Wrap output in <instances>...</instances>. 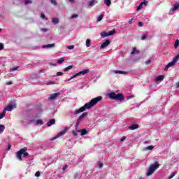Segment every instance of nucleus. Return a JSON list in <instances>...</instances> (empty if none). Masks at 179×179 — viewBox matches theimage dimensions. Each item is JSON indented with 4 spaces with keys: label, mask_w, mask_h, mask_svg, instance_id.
Instances as JSON below:
<instances>
[{
    "label": "nucleus",
    "mask_w": 179,
    "mask_h": 179,
    "mask_svg": "<svg viewBox=\"0 0 179 179\" xmlns=\"http://www.w3.org/2000/svg\"><path fill=\"white\" fill-rule=\"evenodd\" d=\"M66 169H68V166L65 165L64 166H63L62 170L64 171H65V170H66Z\"/></svg>",
    "instance_id": "nucleus-54"
},
{
    "label": "nucleus",
    "mask_w": 179,
    "mask_h": 179,
    "mask_svg": "<svg viewBox=\"0 0 179 179\" xmlns=\"http://www.w3.org/2000/svg\"><path fill=\"white\" fill-rule=\"evenodd\" d=\"M64 61V58L62 57L57 60V64H62Z\"/></svg>",
    "instance_id": "nucleus-37"
},
{
    "label": "nucleus",
    "mask_w": 179,
    "mask_h": 179,
    "mask_svg": "<svg viewBox=\"0 0 179 179\" xmlns=\"http://www.w3.org/2000/svg\"><path fill=\"white\" fill-rule=\"evenodd\" d=\"M66 48L68 50H73V48H75V45H67Z\"/></svg>",
    "instance_id": "nucleus-36"
},
{
    "label": "nucleus",
    "mask_w": 179,
    "mask_h": 179,
    "mask_svg": "<svg viewBox=\"0 0 179 179\" xmlns=\"http://www.w3.org/2000/svg\"><path fill=\"white\" fill-rule=\"evenodd\" d=\"M178 45H179V40L177 39V40L176 41V42H175V44H174L175 48H177L178 47Z\"/></svg>",
    "instance_id": "nucleus-35"
},
{
    "label": "nucleus",
    "mask_w": 179,
    "mask_h": 179,
    "mask_svg": "<svg viewBox=\"0 0 179 179\" xmlns=\"http://www.w3.org/2000/svg\"><path fill=\"white\" fill-rule=\"evenodd\" d=\"M138 128H139V125L138 124H131L129 127V129H130L131 131L138 129Z\"/></svg>",
    "instance_id": "nucleus-16"
},
{
    "label": "nucleus",
    "mask_w": 179,
    "mask_h": 179,
    "mask_svg": "<svg viewBox=\"0 0 179 179\" xmlns=\"http://www.w3.org/2000/svg\"><path fill=\"white\" fill-rule=\"evenodd\" d=\"M78 132L81 134V136H83L85 135H87V134H88V131H87V130H86V129L78 130Z\"/></svg>",
    "instance_id": "nucleus-15"
},
{
    "label": "nucleus",
    "mask_w": 179,
    "mask_h": 179,
    "mask_svg": "<svg viewBox=\"0 0 179 179\" xmlns=\"http://www.w3.org/2000/svg\"><path fill=\"white\" fill-rule=\"evenodd\" d=\"M90 43H91V41L90 39H87L86 41H85V45L87 48H89V47H90Z\"/></svg>",
    "instance_id": "nucleus-28"
},
{
    "label": "nucleus",
    "mask_w": 179,
    "mask_h": 179,
    "mask_svg": "<svg viewBox=\"0 0 179 179\" xmlns=\"http://www.w3.org/2000/svg\"><path fill=\"white\" fill-rule=\"evenodd\" d=\"M176 172L172 173L171 175L168 178V179H171V178H173V177L176 176Z\"/></svg>",
    "instance_id": "nucleus-38"
},
{
    "label": "nucleus",
    "mask_w": 179,
    "mask_h": 179,
    "mask_svg": "<svg viewBox=\"0 0 179 179\" xmlns=\"http://www.w3.org/2000/svg\"><path fill=\"white\" fill-rule=\"evenodd\" d=\"M63 73L62 72H57V76H62Z\"/></svg>",
    "instance_id": "nucleus-47"
},
{
    "label": "nucleus",
    "mask_w": 179,
    "mask_h": 179,
    "mask_svg": "<svg viewBox=\"0 0 179 179\" xmlns=\"http://www.w3.org/2000/svg\"><path fill=\"white\" fill-rule=\"evenodd\" d=\"M0 50H3V43H0Z\"/></svg>",
    "instance_id": "nucleus-50"
},
{
    "label": "nucleus",
    "mask_w": 179,
    "mask_h": 179,
    "mask_svg": "<svg viewBox=\"0 0 179 179\" xmlns=\"http://www.w3.org/2000/svg\"><path fill=\"white\" fill-rule=\"evenodd\" d=\"M41 19H45V15L44 13H41Z\"/></svg>",
    "instance_id": "nucleus-48"
},
{
    "label": "nucleus",
    "mask_w": 179,
    "mask_h": 179,
    "mask_svg": "<svg viewBox=\"0 0 179 179\" xmlns=\"http://www.w3.org/2000/svg\"><path fill=\"white\" fill-rule=\"evenodd\" d=\"M96 3H98L97 0H91L87 3V6L88 8H92V6H94Z\"/></svg>",
    "instance_id": "nucleus-13"
},
{
    "label": "nucleus",
    "mask_w": 179,
    "mask_h": 179,
    "mask_svg": "<svg viewBox=\"0 0 179 179\" xmlns=\"http://www.w3.org/2000/svg\"><path fill=\"white\" fill-rule=\"evenodd\" d=\"M55 43L48 44L43 46V48H54Z\"/></svg>",
    "instance_id": "nucleus-17"
},
{
    "label": "nucleus",
    "mask_w": 179,
    "mask_h": 179,
    "mask_svg": "<svg viewBox=\"0 0 179 179\" xmlns=\"http://www.w3.org/2000/svg\"><path fill=\"white\" fill-rule=\"evenodd\" d=\"M101 99H103V97L100 96L92 99L90 102L86 103L83 106H82L78 110H76L74 114H80V113H83V111H85L86 110H90V108L94 107V106H96V104H97L99 101H101Z\"/></svg>",
    "instance_id": "nucleus-1"
},
{
    "label": "nucleus",
    "mask_w": 179,
    "mask_h": 179,
    "mask_svg": "<svg viewBox=\"0 0 179 179\" xmlns=\"http://www.w3.org/2000/svg\"><path fill=\"white\" fill-rule=\"evenodd\" d=\"M49 1L52 3V5H54V6H57V5H58L57 0H49Z\"/></svg>",
    "instance_id": "nucleus-30"
},
{
    "label": "nucleus",
    "mask_w": 179,
    "mask_h": 179,
    "mask_svg": "<svg viewBox=\"0 0 179 179\" xmlns=\"http://www.w3.org/2000/svg\"><path fill=\"white\" fill-rule=\"evenodd\" d=\"M133 21H134V18H131V19L129 20L128 23H129V24H131Z\"/></svg>",
    "instance_id": "nucleus-52"
},
{
    "label": "nucleus",
    "mask_w": 179,
    "mask_h": 179,
    "mask_svg": "<svg viewBox=\"0 0 179 179\" xmlns=\"http://www.w3.org/2000/svg\"><path fill=\"white\" fill-rule=\"evenodd\" d=\"M138 179H143V177L139 176Z\"/></svg>",
    "instance_id": "nucleus-61"
},
{
    "label": "nucleus",
    "mask_w": 179,
    "mask_h": 179,
    "mask_svg": "<svg viewBox=\"0 0 179 179\" xmlns=\"http://www.w3.org/2000/svg\"><path fill=\"white\" fill-rule=\"evenodd\" d=\"M76 176H78V173L76 175Z\"/></svg>",
    "instance_id": "nucleus-63"
},
{
    "label": "nucleus",
    "mask_w": 179,
    "mask_h": 179,
    "mask_svg": "<svg viewBox=\"0 0 179 179\" xmlns=\"http://www.w3.org/2000/svg\"><path fill=\"white\" fill-rule=\"evenodd\" d=\"M110 40L105 41L100 46L101 50H104V48H107L110 45Z\"/></svg>",
    "instance_id": "nucleus-10"
},
{
    "label": "nucleus",
    "mask_w": 179,
    "mask_h": 179,
    "mask_svg": "<svg viewBox=\"0 0 179 179\" xmlns=\"http://www.w3.org/2000/svg\"><path fill=\"white\" fill-rule=\"evenodd\" d=\"M29 3H31V0H25L24 1L25 5H29Z\"/></svg>",
    "instance_id": "nucleus-41"
},
{
    "label": "nucleus",
    "mask_w": 179,
    "mask_h": 179,
    "mask_svg": "<svg viewBox=\"0 0 179 179\" xmlns=\"http://www.w3.org/2000/svg\"><path fill=\"white\" fill-rule=\"evenodd\" d=\"M159 167H160V165L157 162L151 165L146 173L147 177L152 176V174H153V173H155Z\"/></svg>",
    "instance_id": "nucleus-2"
},
{
    "label": "nucleus",
    "mask_w": 179,
    "mask_h": 179,
    "mask_svg": "<svg viewBox=\"0 0 179 179\" xmlns=\"http://www.w3.org/2000/svg\"><path fill=\"white\" fill-rule=\"evenodd\" d=\"M40 175H41L40 171H37V172H36V173H35V177H40Z\"/></svg>",
    "instance_id": "nucleus-43"
},
{
    "label": "nucleus",
    "mask_w": 179,
    "mask_h": 179,
    "mask_svg": "<svg viewBox=\"0 0 179 179\" xmlns=\"http://www.w3.org/2000/svg\"><path fill=\"white\" fill-rule=\"evenodd\" d=\"M148 38V34H143L141 36V40H146Z\"/></svg>",
    "instance_id": "nucleus-29"
},
{
    "label": "nucleus",
    "mask_w": 179,
    "mask_h": 179,
    "mask_svg": "<svg viewBox=\"0 0 179 179\" xmlns=\"http://www.w3.org/2000/svg\"><path fill=\"white\" fill-rule=\"evenodd\" d=\"M54 124H55V119H51L47 122V126L51 127V125H54Z\"/></svg>",
    "instance_id": "nucleus-18"
},
{
    "label": "nucleus",
    "mask_w": 179,
    "mask_h": 179,
    "mask_svg": "<svg viewBox=\"0 0 179 179\" xmlns=\"http://www.w3.org/2000/svg\"><path fill=\"white\" fill-rule=\"evenodd\" d=\"M87 117V113H83L80 117L78 118V124H80L82 120H85Z\"/></svg>",
    "instance_id": "nucleus-12"
},
{
    "label": "nucleus",
    "mask_w": 179,
    "mask_h": 179,
    "mask_svg": "<svg viewBox=\"0 0 179 179\" xmlns=\"http://www.w3.org/2000/svg\"><path fill=\"white\" fill-rule=\"evenodd\" d=\"M26 150H27V149L26 148L21 149L20 151H18L16 154L17 158L18 159V160L22 161V155H23V153H24V152H26Z\"/></svg>",
    "instance_id": "nucleus-7"
},
{
    "label": "nucleus",
    "mask_w": 179,
    "mask_h": 179,
    "mask_svg": "<svg viewBox=\"0 0 179 179\" xmlns=\"http://www.w3.org/2000/svg\"><path fill=\"white\" fill-rule=\"evenodd\" d=\"M3 131H5V125L0 124V134H3Z\"/></svg>",
    "instance_id": "nucleus-27"
},
{
    "label": "nucleus",
    "mask_w": 179,
    "mask_h": 179,
    "mask_svg": "<svg viewBox=\"0 0 179 179\" xmlns=\"http://www.w3.org/2000/svg\"><path fill=\"white\" fill-rule=\"evenodd\" d=\"M6 85H7L8 86H9V85H12V81H8Z\"/></svg>",
    "instance_id": "nucleus-56"
},
{
    "label": "nucleus",
    "mask_w": 179,
    "mask_h": 179,
    "mask_svg": "<svg viewBox=\"0 0 179 179\" xmlns=\"http://www.w3.org/2000/svg\"><path fill=\"white\" fill-rule=\"evenodd\" d=\"M52 23L53 24H58L59 23V20L57 17L52 18Z\"/></svg>",
    "instance_id": "nucleus-21"
},
{
    "label": "nucleus",
    "mask_w": 179,
    "mask_h": 179,
    "mask_svg": "<svg viewBox=\"0 0 179 179\" xmlns=\"http://www.w3.org/2000/svg\"><path fill=\"white\" fill-rule=\"evenodd\" d=\"M110 75H114V74H117V73H119L120 75H125V74H127V72L120 71V70H110Z\"/></svg>",
    "instance_id": "nucleus-8"
},
{
    "label": "nucleus",
    "mask_w": 179,
    "mask_h": 179,
    "mask_svg": "<svg viewBox=\"0 0 179 179\" xmlns=\"http://www.w3.org/2000/svg\"><path fill=\"white\" fill-rule=\"evenodd\" d=\"M164 79V76H157V78H156V80H157V82L162 81V80H163Z\"/></svg>",
    "instance_id": "nucleus-23"
},
{
    "label": "nucleus",
    "mask_w": 179,
    "mask_h": 179,
    "mask_svg": "<svg viewBox=\"0 0 179 179\" xmlns=\"http://www.w3.org/2000/svg\"><path fill=\"white\" fill-rule=\"evenodd\" d=\"M22 122H28V124H31V122H34V120H30L29 116L26 115L22 117Z\"/></svg>",
    "instance_id": "nucleus-11"
},
{
    "label": "nucleus",
    "mask_w": 179,
    "mask_h": 179,
    "mask_svg": "<svg viewBox=\"0 0 179 179\" xmlns=\"http://www.w3.org/2000/svg\"><path fill=\"white\" fill-rule=\"evenodd\" d=\"M66 132H68V127H65L64 129H62L57 136L53 137V139H52V141L58 139V138H59V136H64V135L66 134Z\"/></svg>",
    "instance_id": "nucleus-6"
},
{
    "label": "nucleus",
    "mask_w": 179,
    "mask_h": 179,
    "mask_svg": "<svg viewBox=\"0 0 179 179\" xmlns=\"http://www.w3.org/2000/svg\"><path fill=\"white\" fill-rule=\"evenodd\" d=\"M103 1H104V3H105V5H106V6H110L111 0H103Z\"/></svg>",
    "instance_id": "nucleus-25"
},
{
    "label": "nucleus",
    "mask_w": 179,
    "mask_h": 179,
    "mask_svg": "<svg viewBox=\"0 0 179 179\" xmlns=\"http://www.w3.org/2000/svg\"><path fill=\"white\" fill-rule=\"evenodd\" d=\"M152 64V60H147V61L145 62V64H146V65H149V64Z\"/></svg>",
    "instance_id": "nucleus-44"
},
{
    "label": "nucleus",
    "mask_w": 179,
    "mask_h": 179,
    "mask_svg": "<svg viewBox=\"0 0 179 179\" xmlns=\"http://www.w3.org/2000/svg\"><path fill=\"white\" fill-rule=\"evenodd\" d=\"M10 148H12V145L8 144L6 150H10Z\"/></svg>",
    "instance_id": "nucleus-49"
},
{
    "label": "nucleus",
    "mask_w": 179,
    "mask_h": 179,
    "mask_svg": "<svg viewBox=\"0 0 179 179\" xmlns=\"http://www.w3.org/2000/svg\"><path fill=\"white\" fill-rule=\"evenodd\" d=\"M22 155H24V157H27V156H29V153L26 152V151L24 152Z\"/></svg>",
    "instance_id": "nucleus-46"
},
{
    "label": "nucleus",
    "mask_w": 179,
    "mask_h": 179,
    "mask_svg": "<svg viewBox=\"0 0 179 179\" xmlns=\"http://www.w3.org/2000/svg\"><path fill=\"white\" fill-rule=\"evenodd\" d=\"M13 110V105L10 104L7 106L5 109L3 110V113H0V120H2L5 117V112L6 111H12Z\"/></svg>",
    "instance_id": "nucleus-5"
},
{
    "label": "nucleus",
    "mask_w": 179,
    "mask_h": 179,
    "mask_svg": "<svg viewBox=\"0 0 179 179\" xmlns=\"http://www.w3.org/2000/svg\"><path fill=\"white\" fill-rule=\"evenodd\" d=\"M103 15H99L98 17H97V20H96V21L97 22H101L102 20H103Z\"/></svg>",
    "instance_id": "nucleus-32"
},
{
    "label": "nucleus",
    "mask_w": 179,
    "mask_h": 179,
    "mask_svg": "<svg viewBox=\"0 0 179 179\" xmlns=\"http://www.w3.org/2000/svg\"><path fill=\"white\" fill-rule=\"evenodd\" d=\"M108 96L109 98L112 100H124V96H122V94H116L115 92H110Z\"/></svg>",
    "instance_id": "nucleus-4"
},
{
    "label": "nucleus",
    "mask_w": 179,
    "mask_h": 179,
    "mask_svg": "<svg viewBox=\"0 0 179 179\" xmlns=\"http://www.w3.org/2000/svg\"><path fill=\"white\" fill-rule=\"evenodd\" d=\"M69 1L72 4L75 3V0H69Z\"/></svg>",
    "instance_id": "nucleus-58"
},
{
    "label": "nucleus",
    "mask_w": 179,
    "mask_h": 179,
    "mask_svg": "<svg viewBox=\"0 0 179 179\" xmlns=\"http://www.w3.org/2000/svg\"><path fill=\"white\" fill-rule=\"evenodd\" d=\"M43 122L41 120H37L35 122V125H43Z\"/></svg>",
    "instance_id": "nucleus-24"
},
{
    "label": "nucleus",
    "mask_w": 179,
    "mask_h": 179,
    "mask_svg": "<svg viewBox=\"0 0 179 179\" xmlns=\"http://www.w3.org/2000/svg\"><path fill=\"white\" fill-rule=\"evenodd\" d=\"M89 72H90V71L89 69L83 70V71L76 73L75 75H73L70 78H69L67 80V82H71V80H72V79H75V78H78V76H81V75L83 76H85V75H86V73H89Z\"/></svg>",
    "instance_id": "nucleus-3"
},
{
    "label": "nucleus",
    "mask_w": 179,
    "mask_h": 179,
    "mask_svg": "<svg viewBox=\"0 0 179 179\" xmlns=\"http://www.w3.org/2000/svg\"><path fill=\"white\" fill-rule=\"evenodd\" d=\"M148 5V1L144 0L143 2H142L138 7H137V10H141L142 9L143 6H146Z\"/></svg>",
    "instance_id": "nucleus-14"
},
{
    "label": "nucleus",
    "mask_w": 179,
    "mask_h": 179,
    "mask_svg": "<svg viewBox=\"0 0 179 179\" xmlns=\"http://www.w3.org/2000/svg\"><path fill=\"white\" fill-rule=\"evenodd\" d=\"M125 139H127V137L123 136V137H122V138L120 139V141H121V142H124V141H125Z\"/></svg>",
    "instance_id": "nucleus-51"
},
{
    "label": "nucleus",
    "mask_w": 179,
    "mask_h": 179,
    "mask_svg": "<svg viewBox=\"0 0 179 179\" xmlns=\"http://www.w3.org/2000/svg\"><path fill=\"white\" fill-rule=\"evenodd\" d=\"M80 123H78V120H77V123L76 124V130H78V127Z\"/></svg>",
    "instance_id": "nucleus-57"
},
{
    "label": "nucleus",
    "mask_w": 179,
    "mask_h": 179,
    "mask_svg": "<svg viewBox=\"0 0 179 179\" xmlns=\"http://www.w3.org/2000/svg\"><path fill=\"white\" fill-rule=\"evenodd\" d=\"M134 97H135V96H134V95L127 96V100H129V99H134Z\"/></svg>",
    "instance_id": "nucleus-53"
},
{
    "label": "nucleus",
    "mask_w": 179,
    "mask_h": 179,
    "mask_svg": "<svg viewBox=\"0 0 179 179\" xmlns=\"http://www.w3.org/2000/svg\"><path fill=\"white\" fill-rule=\"evenodd\" d=\"M155 148V146L153 145H149L148 147H145L144 148H143V150H144L145 152H146L147 150H153V149Z\"/></svg>",
    "instance_id": "nucleus-19"
},
{
    "label": "nucleus",
    "mask_w": 179,
    "mask_h": 179,
    "mask_svg": "<svg viewBox=\"0 0 179 179\" xmlns=\"http://www.w3.org/2000/svg\"><path fill=\"white\" fill-rule=\"evenodd\" d=\"M134 54H139V50H137L136 48H133V50L131 52V55H134Z\"/></svg>",
    "instance_id": "nucleus-22"
},
{
    "label": "nucleus",
    "mask_w": 179,
    "mask_h": 179,
    "mask_svg": "<svg viewBox=\"0 0 179 179\" xmlns=\"http://www.w3.org/2000/svg\"><path fill=\"white\" fill-rule=\"evenodd\" d=\"M78 132H79V131H78V130H76V131L73 130L72 132L73 136H78Z\"/></svg>",
    "instance_id": "nucleus-39"
},
{
    "label": "nucleus",
    "mask_w": 179,
    "mask_h": 179,
    "mask_svg": "<svg viewBox=\"0 0 179 179\" xmlns=\"http://www.w3.org/2000/svg\"><path fill=\"white\" fill-rule=\"evenodd\" d=\"M19 69V66L13 67L10 69V72H13L15 71H17Z\"/></svg>",
    "instance_id": "nucleus-31"
},
{
    "label": "nucleus",
    "mask_w": 179,
    "mask_h": 179,
    "mask_svg": "<svg viewBox=\"0 0 179 179\" xmlns=\"http://www.w3.org/2000/svg\"><path fill=\"white\" fill-rule=\"evenodd\" d=\"M50 65H53L54 66H55L56 64H50Z\"/></svg>",
    "instance_id": "nucleus-62"
},
{
    "label": "nucleus",
    "mask_w": 179,
    "mask_h": 179,
    "mask_svg": "<svg viewBox=\"0 0 179 179\" xmlns=\"http://www.w3.org/2000/svg\"><path fill=\"white\" fill-rule=\"evenodd\" d=\"M108 35V33L106 32V31H103L102 33H101V37L102 38H106V37H107Z\"/></svg>",
    "instance_id": "nucleus-26"
},
{
    "label": "nucleus",
    "mask_w": 179,
    "mask_h": 179,
    "mask_svg": "<svg viewBox=\"0 0 179 179\" xmlns=\"http://www.w3.org/2000/svg\"><path fill=\"white\" fill-rule=\"evenodd\" d=\"M41 31H43V32L48 31V29L43 28L41 29Z\"/></svg>",
    "instance_id": "nucleus-55"
},
{
    "label": "nucleus",
    "mask_w": 179,
    "mask_h": 179,
    "mask_svg": "<svg viewBox=\"0 0 179 179\" xmlns=\"http://www.w3.org/2000/svg\"><path fill=\"white\" fill-rule=\"evenodd\" d=\"M138 26H139V27H143V23H142L141 22H138Z\"/></svg>",
    "instance_id": "nucleus-42"
},
{
    "label": "nucleus",
    "mask_w": 179,
    "mask_h": 179,
    "mask_svg": "<svg viewBox=\"0 0 179 179\" xmlns=\"http://www.w3.org/2000/svg\"><path fill=\"white\" fill-rule=\"evenodd\" d=\"M103 167V164L102 163H100L99 164V169H101Z\"/></svg>",
    "instance_id": "nucleus-59"
},
{
    "label": "nucleus",
    "mask_w": 179,
    "mask_h": 179,
    "mask_svg": "<svg viewBox=\"0 0 179 179\" xmlns=\"http://www.w3.org/2000/svg\"><path fill=\"white\" fill-rule=\"evenodd\" d=\"M58 96H59V92L52 94L49 96L48 100L49 101H52V100H55Z\"/></svg>",
    "instance_id": "nucleus-9"
},
{
    "label": "nucleus",
    "mask_w": 179,
    "mask_h": 179,
    "mask_svg": "<svg viewBox=\"0 0 179 179\" xmlns=\"http://www.w3.org/2000/svg\"><path fill=\"white\" fill-rule=\"evenodd\" d=\"M115 34V31L112 30V31H110L109 32H108V36H113Z\"/></svg>",
    "instance_id": "nucleus-33"
},
{
    "label": "nucleus",
    "mask_w": 179,
    "mask_h": 179,
    "mask_svg": "<svg viewBox=\"0 0 179 179\" xmlns=\"http://www.w3.org/2000/svg\"><path fill=\"white\" fill-rule=\"evenodd\" d=\"M72 68H73V66H69L66 68L64 69V71L66 72L71 69H72Z\"/></svg>",
    "instance_id": "nucleus-34"
},
{
    "label": "nucleus",
    "mask_w": 179,
    "mask_h": 179,
    "mask_svg": "<svg viewBox=\"0 0 179 179\" xmlns=\"http://www.w3.org/2000/svg\"><path fill=\"white\" fill-rule=\"evenodd\" d=\"M0 31H1V29H0Z\"/></svg>",
    "instance_id": "nucleus-64"
},
{
    "label": "nucleus",
    "mask_w": 179,
    "mask_h": 179,
    "mask_svg": "<svg viewBox=\"0 0 179 179\" xmlns=\"http://www.w3.org/2000/svg\"><path fill=\"white\" fill-rule=\"evenodd\" d=\"M178 8H179V3H176L174 5V6L171 8V12H174L175 10H177V9H178Z\"/></svg>",
    "instance_id": "nucleus-20"
},
{
    "label": "nucleus",
    "mask_w": 179,
    "mask_h": 179,
    "mask_svg": "<svg viewBox=\"0 0 179 179\" xmlns=\"http://www.w3.org/2000/svg\"><path fill=\"white\" fill-rule=\"evenodd\" d=\"M55 81H50L47 83V85H55Z\"/></svg>",
    "instance_id": "nucleus-45"
},
{
    "label": "nucleus",
    "mask_w": 179,
    "mask_h": 179,
    "mask_svg": "<svg viewBox=\"0 0 179 179\" xmlns=\"http://www.w3.org/2000/svg\"><path fill=\"white\" fill-rule=\"evenodd\" d=\"M78 14H73V15H71V19H76V18H78Z\"/></svg>",
    "instance_id": "nucleus-40"
},
{
    "label": "nucleus",
    "mask_w": 179,
    "mask_h": 179,
    "mask_svg": "<svg viewBox=\"0 0 179 179\" xmlns=\"http://www.w3.org/2000/svg\"><path fill=\"white\" fill-rule=\"evenodd\" d=\"M176 87H179V82H178V83H176Z\"/></svg>",
    "instance_id": "nucleus-60"
}]
</instances>
